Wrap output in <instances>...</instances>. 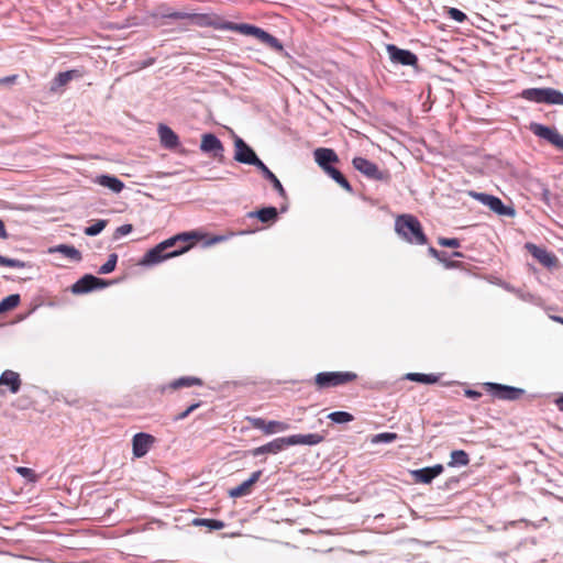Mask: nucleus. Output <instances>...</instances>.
<instances>
[{"label": "nucleus", "mask_w": 563, "mask_h": 563, "mask_svg": "<svg viewBox=\"0 0 563 563\" xmlns=\"http://www.w3.org/2000/svg\"><path fill=\"white\" fill-rule=\"evenodd\" d=\"M324 440V437L319 433H308V434H292L286 437V443L288 446L291 445H317Z\"/></svg>", "instance_id": "nucleus-20"}, {"label": "nucleus", "mask_w": 563, "mask_h": 563, "mask_svg": "<svg viewBox=\"0 0 563 563\" xmlns=\"http://www.w3.org/2000/svg\"><path fill=\"white\" fill-rule=\"evenodd\" d=\"M225 240V236L223 235H217L214 238H212V240L210 241L211 244H214V243H219V242H222Z\"/></svg>", "instance_id": "nucleus-53"}, {"label": "nucleus", "mask_w": 563, "mask_h": 563, "mask_svg": "<svg viewBox=\"0 0 563 563\" xmlns=\"http://www.w3.org/2000/svg\"><path fill=\"white\" fill-rule=\"evenodd\" d=\"M263 454H266L265 445H261L258 448H255L252 451V455L253 456H260V455H263Z\"/></svg>", "instance_id": "nucleus-51"}, {"label": "nucleus", "mask_w": 563, "mask_h": 563, "mask_svg": "<svg viewBox=\"0 0 563 563\" xmlns=\"http://www.w3.org/2000/svg\"><path fill=\"white\" fill-rule=\"evenodd\" d=\"M200 151L220 162L224 158V146L220 139L213 133L202 134Z\"/></svg>", "instance_id": "nucleus-13"}, {"label": "nucleus", "mask_w": 563, "mask_h": 563, "mask_svg": "<svg viewBox=\"0 0 563 563\" xmlns=\"http://www.w3.org/2000/svg\"><path fill=\"white\" fill-rule=\"evenodd\" d=\"M264 445H265L266 454H277L288 446V444L286 443V437L276 438L273 441H271Z\"/></svg>", "instance_id": "nucleus-32"}, {"label": "nucleus", "mask_w": 563, "mask_h": 563, "mask_svg": "<svg viewBox=\"0 0 563 563\" xmlns=\"http://www.w3.org/2000/svg\"><path fill=\"white\" fill-rule=\"evenodd\" d=\"M448 15L450 19H452L459 23H463L467 20V15L463 11H461L460 9H456V8H449Z\"/></svg>", "instance_id": "nucleus-43"}, {"label": "nucleus", "mask_w": 563, "mask_h": 563, "mask_svg": "<svg viewBox=\"0 0 563 563\" xmlns=\"http://www.w3.org/2000/svg\"><path fill=\"white\" fill-rule=\"evenodd\" d=\"M465 396L470 399L476 400L482 397V393L474 390V389H466Z\"/></svg>", "instance_id": "nucleus-47"}, {"label": "nucleus", "mask_w": 563, "mask_h": 563, "mask_svg": "<svg viewBox=\"0 0 563 563\" xmlns=\"http://www.w3.org/2000/svg\"><path fill=\"white\" fill-rule=\"evenodd\" d=\"M329 177H331L336 184H339L343 189L347 192H353V188L349 180L344 177V175L336 169L335 167H330L324 172Z\"/></svg>", "instance_id": "nucleus-28"}, {"label": "nucleus", "mask_w": 563, "mask_h": 563, "mask_svg": "<svg viewBox=\"0 0 563 563\" xmlns=\"http://www.w3.org/2000/svg\"><path fill=\"white\" fill-rule=\"evenodd\" d=\"M357 378L354 372H320L314 377V383L321 389L336 387L354 382Z\"/></svg>", "instance_id": "nucleus-6"}, {"label": "nucleus", "mask_w": 563, "mask_h": 563, "mask_svg": "<svg viewBox=\"0 0 563 563\" xmlns=\"http://www.w3.org/2000/svg\"><path fill=\"white\" fill-rule=\"evenodd\" d=\"M328 418L334 423H347L354 420L353 415L347 411H333L328 415Z\"/></svg>", "instance_id": "nucleus-37"}, {"label": "nucleus", "mask_w": 563, "mask_h": 563, "mask_svg": "<svg viewBox=\"0 0 563 563\" xmlns=\"http://www.w3.org/2000/svg\"><path fill=\"white\" fill-rule=\"evenodd\" d=\"M353 167L363 176L371 180H377L388 184L391 179L388 170H382L378 166L365 157H354L352 161Z\"/></svg>", "instance_id": "nucleus-5"}, {"label": "nucleus", "mask_w": 563, "mask_h": 563, "mask_svg": "<svg viewBox=\"0 0 563 563\" xmlns=\"http://www.w3.org/2000/svg\"><path fill=\"white\" fill-rule=\"evenodd\" d=\"M153 60H146V63L144 64V66H150L152 65Z\"/></svg>", "instance_id": "nucleus-59"}, {"label": "nucleus", "mask_w": 563, "mask_h": 563, "mask_svg": "<svg viewBox=\"0 0 563 563\" xmlns=\"http://www.w3.org/2000/svg\"><path fill=\"white\" fill-rule=\"evenodd\" d=\"M471 195L482 205L488 207L498 216L514 217L516 210L511 206H506L500 198L486 192H471Z\"/></svg>", "instance_id": "nucleus-9"}, {"label": "nucleus", "mask_w": 563, "mask_h": 563, "mask_svg": "<svg viewBox=\"0 0 563 563\" xmlns=\"http://www.w3.org/2000/svg\"><path fill=\"white\" fill-rule=\"evenodd\" d=\"M439 262L443 263L445 265L446 268H452V267H455L456 264L454 262H450L448 260V254L446 255H441L440 258H437Z\"/></svg>", "instance_id": "nucleus-49"}, {"label": "nucleus", "mask_w": 563, "mask_h": 563, "mask_svg": "<svg viewBox=\"0 0 563 563\" xmlns=\"http://www.w3.org/2000/svg\"><path fill=\"white\" fill-rule=\"evenodd\" d=\"M549 194H550L549 189H544V190H543V196H544V197H548V196H549Z\"/></svg>", "instance_id": "nucleus-58"}, {"label": "nucleus", "mask_w": 563, "mask_h": 563, "mask_svg": "<svg viewBox=\"0 0 563 563\" xmlns=\"http://www.w3.org/2000/svg\"><path fill=\"white\" fill-rule=\"evenodd\" d=\"M133 230V227L132 224H123V225H120L115 229L114 231V239H120L124 235H128L129 233H131Z\"/></svg>", "instance_id": "nucleus-45"}, {"label": "nucleus", "mask_w": 563, "mask_h": 563, "mask_svg": "<svg viewBox=\"0 0 563 563\" xmlns=\"http://www.w3.org/2000/svg\"><path fill=\"white\" fill-rule=\"evenodd\" d=\"M251 424L257 430L264 431L266 434L275 432H283L289 429V424L283 421L271 420L266 421L263 418H251Z\"/></svg>", "instance_id": "nucleus-17"}, {"label": "nucleus", "mask_w": 563, "mask_h": 563, "mask_svg": "<svg viewBox=\"0 0 563 563\" xmlns=\"http://www.w3.org/2000/svg\"><path fill=\"white\" fill-rule=\"evenodd\" d=\"M553 319L559 321V322H561L563 324V318L562 317H554Z\"/></svg>", "instance_id": "nucleus-57"}, {"label": "nucleus", "mask_w": 563, "mask_h": 563, "mask_svg": "<svg viewBox=\"0 0 563 563\" xmlns=\"http://www.w3.org/2000/svg\"><path fill=\"white\" fill-rule=\"evenodd\" d=\"M451 256H452V257H457V258H462V257H464V255H463L461 252H459V251H454V252L451 254Z\"/></svg>", "instance_id": "nucleus-55"}, {"label": "nucleus", "mask_w": 563, "mask_h": 563, "mask_svg": "<svg viewBox=\"0 0 563 563\" xmlns=\"http://www.w3.org/2000/svg\"><path fill=\"white\" fill-rule=\"evenodd\" d=\"M2 385L8 386L12 394H16L21 388V378L19 373L11 369H5L0 375V386Z\"/></svg>", "instance_id": "nucleus-23"}, {"label": "nucleus", "mask_w": 563, "mask_h": 563, "mask_svg": "<svg viewBox=\"0 0 563 563\" xmlns=\"http://www.w3.org/2000/svg\"><path fill=\"white\" fill-rule=\"evenodd\" d=\"M444 467L442 464H435L430 467H423L411 472L412 477L416 482L422 484H430L437 476L443 472Z\"/></svg>", "instance_id": "nucleus-18"}, {"label": "nucleus", "mask_w": 563, "mask_h": 563, "mask_svg": "<svg viewBox=\"0 0 563 563\" xmlns=\"http://www.w3.org/2000/svg\"><path fill=\"white\" fill-rule=\"evenodd\" d=\"M529 130L538 137L545 140L551 145L563 152V135L554 126H548L538 122H531Z\"/></svg>", "instance_id": "nucleus-10"}, {"label": "nucleus", "mask_w": 563, "mask_h": 563, "mask_svg": "<svg viewBox=\"0 0 563 563\" xmlns=\"http://www.w3.org/2000/svg\"><path fill=\"white\" fill-rule=\"evenodd\" d=\"M15 472L31 484L36 483L40 478V476L32 468L25 466H16Z\"/></svg>", "instance_id": "nucleus-40"}, {"label": "nucleus", "mask_w": 563, "mask_h": 563, "mask_svg": "<svg viewBox=\"0 0 563 563\" xmlns=\"http://www.w3.org/2000/svg\"><path fill=\"white\" fill-rule=\"evenodd\" d=\"M107 224H108V220H103V219L97 220L93 224L85 228L84 233L88 236H96L103 231V229L107 227Z\"/></svg>", "instance_id": "nucleus-38"}, {"label": "nucleus", "mask_w": 563, "mask_h": 563, "mask_svg": "<svg viewBox=\"0 0 563 563\" xmlns=\"http://www.w3.org/2000/svg\"><path fill=\"white\" fill-rule=\"evenodd\" d=\"M484 387L489 395L499 400L515 401L525 395V389L498 383H485Z\"/></svg>", "instance_id": "nucleus-8"}, {"label": "nucleus", "mask_w": 563, "mask_h": 563, "mask_svg": "<svg viewBox=\"0 0 563 563\" xmlns=\"http://www.w3.org/2000/svg\"><path fill=\"white\" fill-rule=\"evenodd\" d=\"M406 379L417 382L421 384H435L439 380V375L435 374H422V373H408L405 376Z\"/></svg>", "instance_id": "nucleus-30"}, {"label": "nucleus", "mask_w": 563, "mask_h": 563, "mask_svg": "<svg viewBox=\"0 0 563 563\" xmlns=\"http://www.w3.org/2000/svg\"><path fill=\"white\" fill-rule=\"evenodd\" d=\"M110 284H112V282L104 280L91 274H86L71 286L70 290L75 295H84L96 289H102Z\"/></svg>", "instance_id": "nucleus-11"}, {"label": "nucleus", "mask_w": 563, "mask_h": 563, "mask_svg": "<svg viewBox=\"0 0 563 563\" xmlns=\"http://www.w3.org/2000/svg\"><path fill=\"white\" fill-rule=\"evenodd\" d=\"M155 438L145 432L134 434L132 439V451L135 457H143L150 451Z\"/></svg>", "instance_id": "nucleus-15"}, {"label": "nucleus", "mask_w": 563, "mask_h": 563, "mask_svg": "<svg viewBox=\"0 0 563 563\" xmlns=\"http://www.w3.org/2000/svg\"><path fill=\"white\" fill-rule=\"evenodd\" d=\"M234 156L233 158L241 164L257 167L263 161L257 156L255 151L240 136L234 135Z\"/></svg>", "instance_id": "nucleus-7"}, {"label": "nucleus", "mask_w": 563, "mask_h": 563, "mask_svg": "<svg viewBox=\"0 0 563 563\" xmlns=\"http://www.w3.org/2000/svg\"><path fill=\"white\" fill-rule=\"evenodd\" d=\"M153 60H146V63L144 64V66H150L152 65Z\"/></svg>", "instance_id": "nucleus-60"}, {"label": "nucleus", "mask_w": 563, "mask_h": 563, "mask_svg": "<svg viewBox=\"0 0 563 563\" xmlns=\"http://www.w3.org/2000/svg\"><path fill=\"white\" fill-rule=\"evenodd\" d=\"M95 183L102 187L108 188L109 190H111L114 194L121 192L124 188V183L121 179H119L115 176L109 175V174H103V175L97 176L95 178Z\"/></svg>", "instance_id": "nucleus-22"}, {"label": "nucleus", "mask_w": 563, "mask_h": 563, "mask_svg": "<svg viewBox=\"0 0 563 563\" xmlns=\"http://www.w3.org/2000/svg\"><path fill=\"white\" fill-rule=\"evenodd\" d=\"M203 383L200 378L194 377V376H184L180 378L175 379L170 387L174 389L183 388V387H190V386H201Z\"/></svg>", "instance_id": "nucleus-31"}, {"label": "nucleus", "mask_w": 563, "mask_h": 563, "mask_svg": "<svg viewBox=\"0 0 563 563\" xmlns=\"http://www.w3.org/2000/svg\"><path fill=\"white\" fill-rule=\"evenodd\" d=\"M14 79H15V77H14V76H12V77H5V78H3V79H1V81H4V82H12Z\"/></svg>", "instance_id": "nucleus-56"}, {"label": "nucleus", "mask_w": 563, "mask_h": 563, "mask_svg": "<svg viewBox=\"0 0 563 563\" xmlns=\"http://www.w3.org/2000/svg\"><path fill=\"white\" fill-rule=\"evenodd\" d=\"M0 239H8V232L5 230L4 222L0 219Z\"/></svg>", "instance_id": "nucleus-52"}, {"label": "nucleus", "mask_w": 563, "mask_h": 563, "mask_svg": "<svg viewBox=\"0 0 563 563\" xmlns=\"http://www.w3.org/2000/svg\"><path fill=\"white\" fill-rule=\"evenodd\" d=\"M468 463V454L464 450H455L451 452L450 462L448 463V465L450 467L466 466Z\"/></svg>", "instance_id": "nucleus-29"}, {"label": "nucleus", "mask_w": 563, "mask_h": 563, "mask_svg": "<svg viewBox=\"0 0 563 563\" xmlns=\"http://www.w3.org/2000/svg\"><path fill=\"white\" fill-rule=\"evenodd\" d=\"M398 438L397 433L394 432H383L375 434L372 439V443L378 444V443H391L396 441Z\"/></svg>", "instance_id": "nucleus-41"}, {"label": "nucleus", "mask_w": 563, "mask_h": 563, "mask_svg": "<svg viewBox=\"0 0 563 563\" xmlns=\"http://www.w3.org/2000/svg\"><path fill=\"white\" fill-rule=\"evenodd\" d=\"M159 16L166 20H187L188 12L174 11L169 8H161Z\"/></svg>", "instance_id": "nucleus-35"}, {"label": "nucleus", "mask_w": 563, "mask_h": 563, "mask_svg": "<svg viewBox=\"0 0 563 563\" xmlns=\"http://www.w3.org/2000/svg\"><path fill=\"white\" fill-rule=\"evenodd\" d=\"M520 97L534 103L563 106V92L550 87L527 88L520 92Z\"/></svg>", "instance_id": "nucleus-4"}, {"label": "nucleus", "mask_w": 563, "mask_h": 563, "mask_svg": "<svg viewBox=\"0 0 563 563\" xmlns=\"http://www.w3.org/2000/svg\"><path fill=\"white\" fill-rule=\"evenodd\" d=\"M192 239H197V234L195 232H183V233L176 234V235L158 243L151 250H148L143 255V257L141 258L139 264L141 266L151 267V266L157 265L168 258L179 256V255L186 253L190 249L189 244L183 245L179 249H175L172 251H169V250L172 247H175L178 242L185 243Z\"/></svg>", "instance_id": "nucleus-1"}, {"label": "nucleus", "mask_w": 563, "mask_h": 563, "mask_svg": "<svg viewBox=\"0 0 563 563\" xmlns=\"http://www.w3.org/2000/svg\"><path fill=\"white\" fill-rule=\"evenodd\" d=\"M256 168L262 173L263 177L272 184L273 188L278 192V195L283 198H286L287 194H286V190H285L284 186L282 185L280 180L264 164V162L262 164H260Z\"/></svg>", "instance_id": "nucleus-24"}, {"label": "nucleus", "mask_w": 563, "mask_h": 563, "mask_svg": "<svg viewBox=\"0 0 563 563\" xmlns=\"http://www.w3.org/2000/svg\"><path fill=\"white\" fill-rule=\"evenodd\" d=\"M314 161L325 172L332 164L339 162V156L332 148L319 147L313 152Z\"/></svg>", "instance_id": "nucleus-19"}, {"label": "nucleus", "mask_w": 563, "mask_h": 563, "mask_svg": "<svg viewBox=\"0 0 563 563\" xmlns=\"http://www.w3.org/2000/svg\"><path fill=\"white\" fill-rule=\"evenodd\" d=\"M187 20L190 22V24L199 27H208L212 26L217 30L225 31L220 25L225 24L227 21H220L219 19L214 18L213 15L206 14V13H189Z\"/></svg>", "instance_id": "nucleus-16"}, {"label": "nucleus", "mask_w": 563, "mask_h": 563, "mask_svg": "<svg viewBox=\"0 0 563 563\" xmlns=\"http://www.w3.org/2000/svg\"><path fill=\"white\" fill-rule=\"evenodd\" d=\"M21 301L19 294H12L7 296L0 301V313L9 311L18 307Z\"/></svg>", "instance_id": "nucleus-34"}, {"label": "nucleus", "mask_w": 563, "mask_h": 563, "mask_svg": "<svg viewBox=\"0 0 563 563\" xmlns=\"http://www.w3.org/2000/svg\"><path fill=\"white\" fill-rule=\"evenodd\" d=\"M79 76H80V74H79V70H77V69L58 73L52 81L51 90L57 91L62 87L66 86L70 80H73L74 78H77Z\"/></svg>", "instance_id": "nucleus-25"}, {"label": "nucleus", "mask_w": 563, "mask_h": 563, "mask_svg": "<svg viewBox=\"0 0 563 563\" xmlns=\"http://www.w3.org/2000/svg\"><path fill=\"white\" fill-rule=\"evenodd\" d=\"M438 243L444 247H460L461 242L455 238H439Z\"/></svg>", "instance_id": "nucleus-44"}, {"label": "nucleus", "mask_w": 563, "mask_h": 563, "mask_svg": "<svg viewBox=\"0 0 563 563\" xmlns=\"http://www.w3.org/2000/svg\"><path fill=\"white\" fill-rule=\"evenodd\" d=\"M556 405L559 409L563 411V395L560 398H558Z\"/></svg>", "instance_id": "nucleus-54"}, {"label": "nucleus", "mask_w": 563, "mask_h": 563, "mask_svg": "<svg viewBox=\"0 0 563 563\" xmlns=\"http://www.w3.org/2000/svg\"><path fill=\"white\" fill-rule=\"evenodd\" d=\"M278 212L275 207H264L257 211H252L249 217H256L261 222L268 223L277 219Z\"/></svg>", "instance_id": "nucleus-27"}, {"label": "nucleus", "mask_w": 563, "mask_h": 563, "mask_svg": "<svg viewBox=\"0 0 563 563\" xmlns=\"http://www.w3.org/2000/svg\"><path fill=\"white\" fill-rule=\"evenodd\" d=\"M117 262H118V254L111 253L109 255L107 262L99 267L98 273L101 275H106V274L113 272L115 269Z\"/></svg>", "instance_id": "nucleus-39"}, {"label": "nucleus", "mask_w": 563, "mask_h": 563, "mask_svg": "<svg viewBox=\"0 0 563 563\" xmlns=\"http://www.w3.org/2000/svg\"><path fill=\"white\" fill-rule=\"evenodd\" d=\"M220 26L223 27L225 31H234L243 35L254 36L261 43L265 44L275 52L282 53L284 51V46L277 37L273 36L272 34L256 25L247 23L225 22V24H222Z\"/></svg>", "instance_id": "nucleus-3"}, {"label": "nucleus", "mask_w": 563, "mask_h": 563, "mask_svg": "<svg viewBox=\"0 0 563 563\" xmlns=\"http://www.w3.org/2000/svg\"><path fill=\"white\" fill-rule=\"evenodd\" d=\"M428 253L434 258H440L441 255H446V252L438 251L433 246H429Z\"/></svg>", "instance_id": "nucleus-50"}, {"label": "nucleus", "mask_w": 563, "mask_h": 563, "mask_svg": "<svg viewBox=\"0 0 563 563\" xmlns=\"http://www.w3.org/2000/svg\"><path fill=\"white\" fill-rule=\"evenodd\" d=\"M251 488H252L251 483L247 482V481H244L239 486L230 489L229 490V496L231 498H238V497L250 495L251 494Z\"/></svg>", "instance_id": "nucleus-36"}, {"label": "nucleus", "mask_w": 563, "mask_h": 563, "mask_svg": "<svg viewBox=\"0 0 563 563\" xmlns=\"http://www.w3.org/2000/svg\"><path fill=\"white\" fill-rule=\"evenodd\" d=\"M386 52L389 56L390 62L395 65L411 67L418 66L417 55L409 49L400 48L395 44H388L386 46Z\"/></svg>", "instance_id": "nucleus-12"}, {"label": "nucleus", "mask_w": 563, "mask_h": 563, "mask_svg": "<svg viewBox=\"0 0 563 563\" xmlns=\"http://www.w3.org/2000/svg\"><path fill=\"white\" fill-rule=\"evenodd\" d=\"M26 265L27 264L21 260L9 258V257L0 255V266H9V267H13V268H24V267H26Z\"/></svg>", "instance_id": "nucleus-42"}, {"label": "nucleus", "mask_w": 563, "mask_h": 563, "mask_svg": "<svg viewBox=\"0 0 563 563\" xmlns=\"http://www.w3.org/2000/svg\"><path fill=\"white\" fill-rule=\"evenodd\" d=\"M525 247L532 255V257L536 258L544 267L552 268L556 265V256L549 252L545 247L538 246L533 243H527Z\"/></svg>", "instance_id": "nucleus-14"}, {"label": "nucleus", "mask_w": 563, "mask_h": 563, "mask_svg": "<svg viewBox=\"0 0 563 563\" xmlns=\"http://www.w3.org/2000/svg\"><path fill=\"white\" fill-rule=\"evenodd\" d=\"M157 132L163 147L174 150L179 145L178 135L166 124H159Z\"/></svg>", "instance_id": "nucleus-21"}, {"label": "nucleus", "mask_w": 563, "mask_h": 563, "mask_svg": "<svg viewBox=\"0 0 563 563\" xmlns=\"http://www.w3.org/2000/svg\"><path fill=\"white\" fill-rule=\"evenodd\" d=\"M200 406V402H196V404H192L190 405L186 410H184L183 412L176 415L174 417V420L175 421H179V420H184L186 419L195 409H197L198 407Z\"/></svg>", "instance_id": "nucleus-46"}, {"label": "nucleus", "mask_w": 563, "mask_h": 563, "mask_svg": "<svg viewBox=\"0 0 563 563\" xmlns=\"http://www.w3.org/2000/svg\"><path fill=\"white\" fill-rule=\"evenodd\" d=\"M192 525L197 527H207L210 530H220L224 528V522L218 519H205L196 518L192 520Z\"/></svg>", "instance_id": "nucleus-33"}, {"label": "nucleus", "mask_w": 563, "mask_h": 563, "mask_svg": "<svg viewBox=\"0 0 563 563\" xmlns=\"http://www.w3.org/2000/svg\"><path fill=\"white\" fill-rule=\"evenodd\" d=\"M49 253H60L73 262H80L81 253L73 245L59 244L49 249Z\"/></svg>", "instance_id": "nucleus-26"}, {"label": "nucleus", "mask_w": 563, "mask_h": 563, "mask_svg": "<svg viewBox=\"0 0 563 563\" xmlns=\"http://www.w3.org/2000/svg\"><path fill=\"white\" fill-rule=\"evenodd\" d=\"M395 231L400 239L415 245L428 242L420 221L412 214H400L395 220Z\"/></svg>", "instance_id": "nucleus-2"}, {"label": "nucleus", "mask_w": 563, "mask_h": 563, "mask_svg": "<svg viewBox=\"0 0 563 563\" xmlns=\"http://www.w3.org/2000/svg\"><path fill=\"white\" fill-rule=\"evenodd\" d=\"M263 472L261 470L258 471H255L251 474L250 478L246 479L247 482L251 483V485L253 486L257 481H260L261 476H262Z\"/></svg>", "instance_id": "nucleus-48"}]
</instances>
